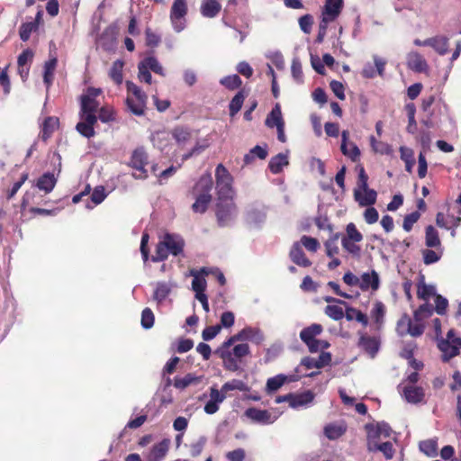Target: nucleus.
Instances as JSON below:
<instances>
[{
	"mask_svg": "<svg viewBox=\"0 0 461 461\" xmlns=\"http://www.w3.org/2000/svg\"><path fill=\"white\" fill-rule=\"evenodd\" d=\"M439 55H445L448 51V39L445 36H435L432 47Z\"/></svg>",
	"mask_w": 461,
	"mask_h": 461,
	"instance_id": "49",
	"label": "nucleus"
},
{
	"mask_svg": "<svg viewBox=\"0 0 461 461\" xmlns=\"http://www.w3.org/2000/svg\"><path fill=\"white\" fill-rule=\"evenodd\" d=\"M245 100V95L243 91H239L235 96L231 99L229 108L230 115L234 116L242 107Z\"/></svg>",
	"mask_w": 461,
	"mask_h": 461,
	"instance_id": "46",
	"label": "nucleus"
},
{
	"mask_svg": "<svg viewBox=\"0 0 461 461\" xmlns=\"http://www.w3.org/2000/svg\"><path fill=\"white\" fill-rule=\"evenodd\" d=\"M188 12L186 0H174L170 9V22L175 32H180L186 26L185 16Z\"/></svg>",
	"mask_w": 461,
	"mask_h": 461,
	"instance_id": "5",
	"label": "nucleus"
},
{
	"mask_svg": "<svg viewBox=\"0 0 461 461\" xmlns=\"http://www.w3.org/2000/svg\"><path fill=\"white\" fill-rule=\"evenodd\" d=\"M342 239L360 242L363 240V235L357 230L356 225L350 222L347 225L346 235Z\"/></svg>",
	"mask_w": 461,
	"mask_h": 461,
	"instance_id": "53",
	"label": "nucleus"
},
{
	"mask_svg": "<svg viewBox=\"0 0 461 461\" xmlns=\"http://www.w3.org/2000/svg\"><path fill=\"white\" fill-rule=\"evenodd\" d=\"M107 196L105 189L102 185L96 186L91 194V201L95 204L101 203Z\"/></svg>",
	"mask_w": 461,
	"mask_h": 461,
	"instance_id": "64",
	"label": "nucleus"
},
{
	"mask_svg": "<svg viewBox=\"0 0 461 461\" xmlns=\"http://www.w3.org/2000/svg\"><path fill=\"white\" fill-rule=\"evenodd\" d=\"M310 352L316 353L330 347V343L322 339H314L306 344Z\"/></svg>",
	"mask_w": 461,
	"mask_h": 461,
	"instance_id": "63",
	"label": "nucleus"
},
{
	"mask_svg": "<svg viewBox=\"0 0 461 461\" xmlns=\"http://www.w3.org/2000/svg\"><path fill=\"white\" fill-rule=\"evenodd\" d=\"M291 72L294 80L298 84L303 83L302 64L298 59H294L291 66Z\"/></svg>",
	"mask_w": 461,
	"mask_h": 461,
	"instance_id": "52",
	"label": "nucleus"
},
{
	"mask_svg": "<svg viewBox=\"0 0 461 461\" xmlns=\"http://www.w3.org/2000/svg\"><path fill=\"white\" fill-rule=\"evenodd\" d=\"M140 63L144 65L149 70H151L160 76H165L163 67L155 57H147L141 60Z\"/></svg>",
	"mask_w": 461,
	"mask_h": 461,
	"instance_id": "43",
	"label": "nucleus"
},
{
	"mask_svg": "<svg viewBox=\"0 0 461 461\" xmlns=\"http://www.w3.org/2000/svg\"><path fill=\"white\" fill-rule=\"evenodd\" d=\"M358 242L359 241H353L346 239H341V245L343 249L355 258H358L361 252V248L359 245H357Z\"/></svg>",
	"mask_w": 461,
	"mask_h": 461,
	"instance_id": "51",
	"label": "nucleus"
},
{
	"mask_svg": "<svg viewBox=\"0 0 461 461\" xmlns=\"http://www.w3.org/2000/svg\"><path fill=\"white\" fill-rule=\"evenodd\" d=\"M433 308L429 303H424L414 312V319L416 321H422L431 315Z\"/></svg>",
	"mask_w": 461,
	"mask_h": 461,
	"instance_id": "60",
	"label": "nucleus"
},
{
	"mask_svg": "<svg viewBox=\"0 0 461 461\" xmlns=\"http://www.w3.org/2000/svg\"><path fill=\"white\" fill-rule=\"evenodd\" d=\"M325 313L334 321H339L344 317L343 309L338 305H327Z\"/></svg>",
	"mask_w": 461,
	"mask_h": 461,
	"instance_id": "56",
	"label": "nucleus"
},
{
	"mask_svg": "<svg viewBox=\"0 0 461 461\" xmlns=\"http://www.w3.org/2000/svg\"><path fill=\"white\" fill-rule=\"evenodd\" d=\"M123 61L121 59L115 60L109 71L110 77L113 80V82L117 85H120L122 83V68H123Z\"/></svg>",
	"mask_w": 461,
	"mask_h": 461,
	"instance_id": "35",
	"label": "nucleus"
},
{
	"mask_svg": "<svg viewBox=\"0 0 461 461\" xmlns=\"http://www.w3.org/2000/svg\"><path fill=\"white\" fill-rule=\"evenodd\" d=\"M286 381L287 376L284 375H277L274 377L268 378L267 381L266 390L269 393H274L277 391Z\"/></svg>",
	"mask_w": 461,
	"mask_h": 461,
	"instance_id": "41",
	"label": "nucleus"
},
{
	"mask_svg": "<svg viewBox=\"0 0 461 461\" xmlns=\"http://www.w3.org/2000/svg\"><path fill=\"white\" fill-rule=\"evenodd\" d=\"M97 120L99 119L102 122H110L114 120L113 112L112 108L108 106H102L97 111Z\"/></svg>",
	"mask_w": 461,
	"mask_h": 461,
	"instance_id": "57",
	"label": "nucleus"
},
{
	"mask_svg": "<svg viewBox=\"0 0 461 461\" xmlns=\"http://www.w3.org/2000/svg\"><path fill=\"white\" fill-rule=\"evenodd\" d=\"M151 141L157 149L168 153L171 145V134L166 131H158L152 134Z\"/></svg>",
	"mask_w": 461,
	"mask_h": 461,
	"instance_id": "18",
	"label": "nucleus"
},
{
	"mask_svg": "<svg viewBox=\"0 0 461 461\" xmlns=\"http://www.w3.org/2000/svg\"><path fill=\"white\" fill-rule=\"evenodd\" d=\"M57 63H58V60L56 58L50 59L48 61L45 62L43 81H44L47 88H49L50 86V85L52 84Z\"/></svg>",
	"mask_w": 461,
	"mask_h": 461,
	"instance_id": "31",
	"label": "nucleus"
},
{
	"mask_svg": "<svg viewBox=\"0 0 461 461\" xmlns=\"http://www.w3.org/2000/svg\"><path fill=\"white\" fill-rule=\"evenodd\" d=\"M291 260L299 267H307L312 262L305 257L299 242H294L289 253Z\"/></svg>",
	"mask_w": 461,
	"mask_h": 461,
	"instance_id": "19",
	"label": "nucleus"
},
{
	"mask_svg": "<svg viewBox=\"0 0 461 461\" xmlns=\"http://www.w3.org/2000/svg\"><path fill=\"white\" fill-rule=\"evenodd\" d=\"M322 332V326L320 324H312L311 326L304 328L300 332V339L304 344L309 343L316 339V336Z\"/></svg>",
	"mask_w": 461,
	"mask_h": 461,
	"instance_id": "29",
	"label": "nucleus"
},
{
	"mask_svg": "<svg viewBox=\"0 0 461 461\" xmlns=\"http://www.w3.org/2000/svg\"><path fill=\"white\" fill-rule=\"evenodd\" d=\"M216 215L221 225H226L236 215V206L231 199L222 198L217 203Z\"/></svg>",
	"mask_w": 461,
	"mask_h": 461,
	"instance_id": "9",
	"label": "nucleus"
},
{
	"mask_svg": "<svg viewBox=\"0 0 461 461\" xmlns=\"http://www.w3.org/2000/svg\"><path fill=\"white\" fill-rule=\"evenodd\" d=\"M365 429L366 430V439H367V449L369 448L370 445L378 443V439L381 437L380 432L377 429L376 424L374 423H367L365 426Z\"/></svg>",
	"mask_w": 461,
	"mask_h": 461,
	"instance_id": "44",
	"label": "nucleus"
},
{
	"mask_svg": "<svg viewBox=\"0 0 461 461\" xmlns=\"http://www.w3.org/2000/svg\"><path fill=\"white\" fill-rule=\"evenodd\" d=\"M225 393L215 386L210 388V399L204 405V411L207 414H214L219 410V405L226 399Z\"/></svg>",
	"mask_w": 461,
	"mask_h": 461,
	"instance_id": "11",
	"label": "nucleus"
},
{
	"mask_svg": "<svg viewBox=\"0 0 461 461\" xmlns=\"http://www.w3.org/2000/svg\"><path fill=\"white\" fill-rule=\"evenodd\" d=\"M126 88H127V96L128 97H135L138 99V102L142 104V102L144 99L147 100L148 96L147 95L134 83L131 81L126 82Z\"/></svg>",
	"mask_w": 461,
	"mask_h": 461,
	"instance_id": "40",
	"label": "nucleus"
},
{
	"mask_svg": "<svg viewBox=\"0 0 461 461\" xmlns=\"http://www.w3.org/2000/svg\"><path fill=\"white\" fill-rule=\"evenodd\" d=\"M288 164V151H286V153H279L273 157L269 161L268 167L273 174H278Z\"/></svg>",
	"mask_w": 461,
	"mask_h": 461,
	"instance_id": "25",
	"label": "nucleus"
},
{
	"mask_svg": "<svg viewBox=\"0 0 461 461\" xmlns=\"http://www.w3.org/2000/svg\"><path fill=\"white\" fill-rule=\"evenodd\" d=\"M265 123L268 128H277L278 125L285 123L282 115L281 105L278 103L275 104L271 112L267 116Z\"/></svg>",
	"mask_w": 461,
	"mask_h": 461,
	"instance_id": "26",
	"label": "nucleus"
},
{
	"mask_svg": "<svg viewBox=\"0 0 461 461\" xmlns=\"http://www.w3.org/2000/svg\"><path fill=\"white\" fill-rule=\"evenodd\" d=\"M366 209L365 210V212L363 213L365 221L367 224L375 223L379 218V213H378L377 210L375 207H373L372 205L366 206Z\"/></svg>",
	"mask_w": 461,
	"mask_h": 461,
	"instance_id": "61",
	"label": "nucleus"
},
{
	"mask_svg": "<svg viewBox=\"0 0 461 461\" xmlns=\"http://www.w3.org/2000/svg\"><path fill=\"white\" fill-rule=\"evenodd\" d=\"M202 376H197L194 374H187L184 377H176L174 379V386L177 389L183 390L191 384H197L202 381Z\"/></svg>",
	"mask_w": 461,
	"mask_h": 461,
	"instance_id": "30",
	"label": "nucleus"
},
{
	"mask_svg": "<svg viewBox=\"0 0 461 461\" xmlns=\"http://www.w3.org/2000/svg\"><path fill=\"white\" fill-rule=\"evenodd\" d=\"M380 285V278L376 271L363 273L360 276L359 288L362 291H376Z\"/></svg>",
	"mask_w": 461,
	"mask_h": 461,
	"instance_id": "14",
	"label": "nucleus"
},
{
	"mask_svg": "<svg viewBox=\"0 0 461 461\" xmlns=\"http://www.w3.org/2000/svg\"><path fill=\"white\" fill-rule=\"evenodd\" d=\"M152 300L158 306L164 304L172 292L177 287L176 281L169 279L167 281H158L153 284Z\"/></svg>",
	"mask_w": 461,
	"mask_h": 461,
	"instance_id": "7",
	"label": "nucleus"
},
{
	"mask_svg": "<svg viewBox=\"0 0 461 461\" xmlns=\"http://www.w3.org/2000/svg\"><path fill=\"white\" fill-rule=\"evenodd\" d=\"M102 94L101 88L88 87L80 97V119L76 129L86 138H92L95 131L94 125L97 122V111L101 107L98 100Z\"/></svg>",
	"mask_w": 461,
	"mask_h": 461,
	"instance_id": "1",
	"label": "nucleus"
},
{
	"mask_svg": "<svg viewBox=\"0 0 461 461\" xmlns=\"http://www.w3.org/2000/svg\"><path fill=\"white\" fill-rule=\"evenodd\" d=\"M154 314L149 308H145L141 313V326L148 330L154 325Z\"/></svg>",
	"mask_w": 461,
	"mask_h": 461,
	"instance_id": "59",
	"label": "nucleus"
},
{
	"mask_svg": "<svg viewBox=\"0 0 461 461\" xmlns=\"http://www.w3.org/2000/svg\"><path fill=\"white\" fill-rule=\"evenodd\" d=\"M221 389L225 393V395L227 396V393L230 392V391L238 390V391H240V392H246L248 390V386L241 380L232 379V380L229 381V382H226L221 386Z\"/></svg>",
	"mask_w": 461,
	"mask_h": 461,
	"instance_id": "45",
	"label": "nucleus"
},
{
	"mask_svg": "<svg viewBox=\"0 0 461 461\" xmlns=\"http://www.w3.org/2000/svg\"><path fill=\"white\" fill-rule=\"evenodd\" d=\"M344 315L348 321L356 320L357 321L362 323L364 326H366L368 323L366 315L355 308L347 307Z\"/></svg>",
	"mask_w": 461,
	"mask_h": 461,
	"instance_id": "42",
	"label": "nucleus"
},
{
	"mask_svg": "<svg viewBox=\"0 0 461 461\" xmlns=\"http://www.w3.org/2000/svg\"><path fill=\"white\" fill-rule=\"evenodd\" d=\"M212 180L210 176H203L195 184L193 194L195 202L192 205L194 212L203 213L206 211L208 204L212 201L211 190Z\"/></svg>",
	"mask_w": 461,
	"mask_h": 461,
	"instance_id": "3",
	"label": "nucleus"
},
{
	"mask_svg": "<svg viewBox=\"0 0 461 461\" xmlns=\"http://www.w3.org/2000/svg\"><path fill=\"white\" fill-rule=\"evenodd\" d=\"M243 340H249L255 344H260L264 340V335L258 328L246 327L226 340V344L232 345L236 341Z\"/></svg>",
	"mask_w": 461,
	"mask_h": 461,
	"instance_id": "8",
	"label": "nucleus"
},
{
	"mask_svg": "<svg viewBox=\"0 0 461 461\" xmlns=\"http://www.w3.org/2000/svg\"><path fill=\"white\" fill-rule=\"evenodd\" d=\"M354 198L361 207L371 206L375 203L377 193L369 187L361 191H354Z\"/></svg>",
	"mask_w": 461,
	"mask_h": 461,
	"instance_id": "16",
	"label": "nucleus"
},
{
	"mask_svg": "<svg viewBox=\"0 0 461 461\" xmlns=\"http://www.w3.org/2000/svg\"><path fill=\"white\" fill-rule=\"evenodd\" d=\"M185 241L178 234L165 233L160 237L157 245L155 255L151 257L153 262L164 261L169 254L177 256L183 252Z\"/></svg>",
	"mask_w": 461,
	"mask_h": 461,
	"instance_id": "2",
	"label": "nucleus"
},
{
	"mask_svg": "<svg viewBox=\"0 0 461 461\" xmlns=\"http://www.w3.org/2000/svg\"><path fill=\"white\" fill-rule=\"evenodd\" d=\"M38 23L36 22H29L22 24L20 28V38L22 41H26L29 40L31 33L36 31Z\"/></svg>",
	"mask_w": 461,
	"mask_h": 461,
	"instance_id": "54",
	"label": "nucleus"
},
{
	"mask_svg": "<svg viewBox=\"0 0 461 461\" xmlns=\"http://www.w3.org/2000/svg\"><path fill=\"white\" fill-rule=\"evenodd\" d=\"M172 137L175 139L178 145L184 146L191 140L192 133L188 129L178 127L174 129Z\"/></svg>",
	"mask_w": 461,
	"mask_h": 461,
	"instance_id": "37",
	"label": "nucleus"
},
{
	"mask_svg": "<svg viewBox=\"0 0 461 461\" xmlns=\"http://www.w3.org/2000/svg\"><path fill=\"white\" fill-rule=\"evenodd\" d=\"M425 243L429 248H439L441 243L437 230L429 225L426 228Z\"/></svg>",
	"mask_w": 461,
	"mask_h": 461,
	"instance_id": "34",
	"label": "nucleus"
},
{
	"mask_svg": "<svg viewBox=\"0 0 461 461\" xmlns=\"http://www.w3.org/2000/svg\"><path fill=\"white\" fill-rule=\"evenodd\" d=\"M59 127V119L57 117H47L42 124L41 138L46 140Z\"/></svg>",
	"mask_w": 461,
	"mask_h": 461,
	"instance_id": "32",
	"label": "nucleus"
},
{
	"mask_svg": "<svg viewBox=\"0 0 461 461\" xmlns=\"http://www.w3.org/2000/svg\"><path fill=\"white\" fill-rule=\"evenodd\" d=\"M340 149L343 155L348 157L352 161H357L360 157V150L354 142L341 145Z\"/></svg>",
	"mask_w": 461,
	"mask_h": 461,
	"instance_id": "47",
	"label": "nucleus"
},
{
	"mask_svg": "<svg viewBox=\"0 0 461 461\" xmlns=\"http://www.w3.org/2000/svg\"><path fill=\"white\" fill-rule=\"evenodd\" d=\"M407 67L418 73L428 72L429 66L426 59L418 52L411 51L406 57Z\"/></svg>",
	"mask_w": 461,
	"mask_h": 461,
	"instance_id": "12",
	"label": "nucleus"
},
{
	"mask_svg": "<svg viewBox=\"0 0 461 461\" xmlns=\"http://www.w3.org/2000/svg\"><path fill=\"white\" fill-rule=\"evenodd\" d=\"M220 84L230 90H234L241 86L242 81L238 75H230L222 77Z\"/></svg>",
	"mask_w": 461,
	"mask_h": 461,
	"instance_id": "48",
	"label": "nucleus"
},
{
	"mask_svg": "<svg viewBox=\"0 0 461 461\" xmlns=\"http://www.w3.org/2000/svg\"><path fill=\"white\" fill-rule=\"evenodd\" d=\"M190 275L194 277L192 281V289L195 293V294H204L206 289V281L205 279L200 276L199 272L192 269L190 271Z\"/></svg>",
	"mask_w": 461,
	"mask_h": 461,
	"instance_id": "33",
	"label": "nucleus"
},
{
	"mask_svg": "<svg viewBox=\"0 0 461 461\" xmlns=\"http://www.w3.org/2000/svg\"><path fill=\"white\" fill-rule=\"evenodd\" d=\"M315 394L308 390L299 394H294L291 407L294 409L308 407L314 400Z\"/></svg>",
	"mask_w": 461,
	"mask_h": 461,
	"instance_id": "23",
	"label": "nucleus"
},
{
	"mask_svg": "<svg viewBox=\"0 0 461 461\" xmlns=\"http://www.w3.org/2000/svg\"><path fill=\"white\" fill-rule=\"evenodd\" d=\"M57 176H55L54 173H50V172H47V173H44L38 180H37V183H36V186L41 190V191H44L46 194H49L50 193L56 184H57Z\"/></svg>",
	"mask_w": 461,
	"mask_h": 461,
	"instance_id": "22",
	"label": "nucleus"
},
{
	"mask_svg": "<svg viewBox=\"0 0 461 461\" xmlns=\"http://www.w3.org/2000/svg\"><path fill=\"white\" fill-rule=\"evenodd\" d=\"M215 178L219 200H221L222 198H230L232 195L233 178L222 164H219L216 167Z\"/></svg>",
	"mask_w": 461,
	"mask_h": 461,
	"instance_id": "4",
	"label": "nucleus"
},
{
	"mask_svg": "<svg viewBox=\"0 0 461 461\" xmlns=\"http://www.w3.org/2000/svg\"><path fill=\"white\" fill-rule=\"evenodd\" d=\"M403 396L408 402L418 403L422 401L424 392L422 388L416 386H405L402 390Z\"/></svg>",
	"mask_w": 461,
	"mask_h": 461,
	"instance_id": "28",
	"label": "nucleus"
},
{
	"mask_svg": "<svg viewBox=\"0 0 461 461\" xmlns=\"http://www.w3.org/2000/svg\"><path fill=\"white\" fill-rule=\"evenodd\" d=\"M367 450L369 452L380 451L384 454L386 459H392L394 455V450L391 442L372 444Z\"/></svg>",
	"mask_w": 461,
	"mask_h": 461,
	"instance_id": "36",
	"label": "nucleus"
},
{
	"mask_svg": "<svg viewBox=\"0 0 461 461\" xmlns=\"http://www.w3.org/2000/svg\"><path fill=\"white\" fill-rule=\"evenodd\" d=\"M230 346L227 345L226 341L222 343V345L217 350V353L219 354L220 357L223 361L224 367L230 371H236L239 369V363L237 361L238 358H236L234 356H232V353L230 351Z\"/></svg>",
	"mask_w": 461,
	"mask_h": 461,
	"instance_id": "13",
	"label": "nucleus"
},
{
	"mask_svg": "<svg viewBox=\"0 0 461 461\" xmlns=\"http://www.w3.org/2000/svg\"><path fill=\"white\" fill-rule=\"evenodd\" d=\"M420 450L429 457L438 455V442L434 438L427 439L420 443Z\"/></svg>",
	"mask_w": 461,
	"mask_h": 461,
	"instance_id": "38",
	"label": "nucleus"
},
{
	"mask_svg": "<svg viewBox=\"0 0 461 461\" xmlns=\"http://www.w3.org/2000/svg\"><path fill=\"white\" fill-rule=\"evenodd\" d=\"M342 7V0H326L321 16H325L326 20L335 21L341 13Z\"/></svg>",
	"mask_w": 461,
	"mask_h": 461,
	"instance_id": "17",
	"label": "nucleus"
},
{
	"mask_svg": "<svg viewBox=\"0 0 461 461\" xmlns=\"http://www.w3.org/2000/svg\"><path fill=\"white\" fill-rule=\"evenodd\" d=\"M301 244V247L303 246L306 249H308L311 252H315L320 247V244L318 240L315 238H312L306 235H303L301 238V240L299 242Z\"/></svg>",
	"mask_w": 461,
	"mask_h": 461,
	"instance_id": "55",
	"label": "nucleus"
},
{
	"mask_svg": "<svg viewBox=\"0 0 461 461\" xmlns=\"http://www.w3.org/2000/svg\"><path fill=\"white\" fill-rule=\"evenodd\" d=\"M221 10V5L218 0H203L200 7L201 14L206 18H213Z\"/></svg>",
	"mask_w": 461,
	"mask_h": 461,
	"instance_id": "21",
	"label": "nucleus"
},
{
	"mask_svg": "<svg viewBox=\"0 0 461 461\" xmlns=\"http://www.w3.org/2000/svg\"><path fill=\"white\" fill-rule=\"evenodd\" d=\"M170 440L165 438L155 444L147 456L148 461H162L169 449Z\"/></svg>",
	"mask_w": 461,
	"mask_h": 461,
	"instance_id": "15",
	"label": "nucleus"
},
{
	"mask_svg": "<svg viewBox=\"0 0 461 461\" xmlns=\"http://www.w3.org/2000/svg\"><path fill=\"white\" fill-rule=\"evenodd\" d=\"M245 415L247 418L256 423L268 425L274 423L279 417L280 413L271 412L267 410H259L252 407L245 411Z\"/></svg>",
	"mask_w": 461,
	"mask_h": 461,
	"instance_id": "10",
	"label": "nucleus"
},
{
	"mask_svg": "<svg viewBox=\"0 0 461 461\" xmlns=\"http://www.w3.org/2000/svg\"><path fill=\"white\" fill-rule=\"evenodd\" d=\"M147 100L144 99L142 104L138 102V99L135 97H128L126 98V105L128 109L135 115L140 116L144 114L146 108Z\"/></svg>",
	"mask_w": 461,
	"mask_h": 461,
	"instance_id": "39",
	"label": "nucleus"
},
{
	"mask_svg": "<svg viewBox=\"0 0 461 461\" xmlns=\"http://www.w3.org/2000/svg\"><path fill=\"white\" fill-rule=\"evenodd\" d=\"M411 320L407 315L402 316L397 322V332L400 336L409 334Z\"/></svg>",
	"mask_w": 461,
	"mask_h": 461,
	"instance_id": "58",
	"label": "nucleus"
},
{
	"mask_svg": "<svg viewBox=\"0 0 461 461\" xmlns=\"http://www.w3.org/2000/svg\"><path fill=\"white\" fill-rule=\"evenodd\" d=\"M148 164V155L143 148L136 149L131 158L130 166L135 170L132 176L135 179H146L148 171L145 166Z\"/></svg>",
	"mask_w": 461,
	"mask_h": 461,
	"instance_id": "6",
	"label": "nucleus"
},
{
	"mask_svg": "<svg viewBox=\"0 0 461 461\" xmlns=\"http://www.w3.org/2000/svg\"><path fill=\"white\" fill-rule=\"evenodd\" d=\"M346 430L347 426L344 422H331L324 427L323 433L330 440H335L340 438Z\"/></svg>",
	"mask_w": 461,
	"mask_h": 461,
	"instance_id": "20",
	"label": "nucleus"
},
{
	"mask_svg": "<svg viewBox=\"0 0 461 461\" xmlns=\"http://www.w3.org/2000/svg\"><path fill=\"white\" fill-rule=\"evenodd\" d=\"M438 348L443 353V358L445 360H448L459 354V350L461 349V340H457V342H456V346L451 345L449 339L442 340L439 342Z\"/></svg>",
	"mask_w": 461,
	"mask_h": 461,
	"instance_id": "24",
	"label": "nucleus"
},
{
	"mask_svg": "<svg viewBox=\"0 0 461 461\" xmlns=\"http://www.w3.org/2000/svg\"><path fill=\"white\" fill-rule=\"evenodd\" d=\"M266 219V214L262 210L251 209L247 213V221L250 224L258 225Z\"/></svg>",
	"mask_w": 461,
	"mask_h": 461,
	"instance_id": "50",
	"label": "nucleus"
},
{
	"mask_svg": "<svg viewBox=\"0 0 461 461\" xmlns=\"http://www.w3.org/2000/svg\"><path fill=\"white\" fill-rule=\"evenodd\" d=\"M422 256H423L424 264H426V265L434 264V263L438 262L441 258L440 253H438L437 251H434L431 249L422 250Z\"/></svg>",
	"mask_w": 461,
	"mask_h": 461,
	"instance_id": "62",
	"label": "nucleus"
},
{
	"mask_svg": "<svg viewBox=\"0 0 461 461\" xmlns=\"http://www.w3.org/2000/svg\"><path fill=\"white\" fill-rule=\"evenodd\" d=\"M359 346L374 357L379 349V342L376 338L361 335Z\"/></svg>",
	"mask_w": 461,
	"mask_h": 461,
	"instance_id": "27",
	"label": "nucleus"
}]
</instances>
